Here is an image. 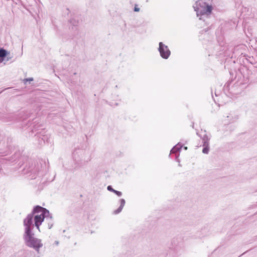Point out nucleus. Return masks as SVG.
Wrapping results in <instances>:
<instances>
[{
  "label": "nucleus",
  "instance_id": "nucleus-5",
  "mask_svg": "<svg viewBox=\"0 0 257 257\" xmlns=\"http://www.w3.org/2000/svg\"><path fill=\"white\" fill-rule=\"evenodd\" d=\"M212 11V7L210 6H206L204 10H203V13H202V15L206 14V15H209Z\"/></svg>",
  "mask_w": 257,
  "mask_h": 257
},
{
  "label": "nucleus",
  "instance_id": "nucleus-3",
  "mask_svg": "<svg viewBox=\"0 0 257 257\" xmlns=\"http://www.w3.org/2000/svg\"><path fill=\"white\" fill-rule=\"evenodd\" d=\"M159 51L161 56L165 59H167L170 55V51L167 46H165L163 43H159Z\"/></svg>",
  "mask_w": 257,
  "mask_h": 257
},
{
  "label": "nucleus",
  "instance_id": "nucleus-4",
  "mask_svg": "<svg viewBox=\"0 0 257 257\" xmlns=\"http://www.w3.org/2000/svg\"><path fill=\"white\" fill-rule=\"evenodd\" d=\"M33 215H28L24 221V224L26 226L25 234L31 233V225L32 223Z\"/></svg>",
  "mask_w": 257,
  "mask_h": 257
},
{
  "label": "nucleus",
  "instance_id": "nucleus-8",
  "mask_svg": "<svg viewBox=\"0 0 257 257\" xmlns=\"http://www.w3.org/2000/svg\"><path fill=\"white\" fill-rule=\"evenodd\" d=\"M208 151L209 148L208 147H205L202 151L203 153L204 154H207L208 153Z\"/></svg>",
  "mask_w": 257,
  "mask_h": 257
},
{
  "label": "nucleus",
  "instance_id": "nucleus-10",
  "mask_svg": "<svg viewBox=\"0 0 257 257\" xmlns=\"http://www.w3.org/2000/svg\"><path fill=\"white\" fill-rule=\"evenodd\" d=\"M113 192L118 196H120L122 194L121 192L116 191V190H114V191H113Z\"/></svg>",
  "mask_w": 257,
  "mask_h": 257
},
{
  "label": "nucleus",
  "instance_id": "nucleus-7",
  "mask_svg": "<svg viewBox=\"0 0 257 257\" xmlns=\"http://www.w3.org/2000/svg\"><path fill=\"white\" fill-rule=\"evenodd\" d=\"M7 55V51L3 49H0V57L3 58Z\"/></svg>",
  "mask_w": 257,
  "mask_h": 257
},
{
  "label": "nucleus",
  "instance_id": "nucleus-6",
  "mask_svg": "<svg viewBox=\"0 0 257 257\" xmlns=\"http://www.w3.org/2000/svg\"><path fill=\"white\" fill-rule=\"evenodd\" d=\"M124 204H125V201H124V199H121L120 200V206L119 208L118 209V210H117V212H116V213H119V212L121 211V210H122V208L124 206Z\"/></svg>",
  "mask_w": 257,
  "mask_h": 257
},
{
  "label": "nucleus",
  "instance_id": "nucleus-12",
  "mask_svg": "<svg viewBox=\"0 0 257 257\" xmlns=\"http://www.w3.org/2000/svg\"><path fill=\"white\" fill-rule=\"evenodd\" d=\"M175 151H176V148H174L173 149H172V150H171V152H172V153H175Z\"/></svg>",
  "mask_w": 257,
  "mask_h": 257
},
{
  "label": "nucleus",
  "instance_id": "nucleus-1",
  "mask_svg": "<svg viewBox=\"0 0 257 257\" xmlns=\"http://www.w3.org/2000/svg\"><path fill=\"white\" fill-rule=\"evenodd\" d=\"M24 238L25 243L28 246L33 247L37 251H38L39 248L43 245L41 240L38 238L34 237L33 236L32 232L30 233L24 234Z\"/></svg>",
  "mask_w": 257,
  "mask_h": 257
},
{
  "label": "nucleus",
  "instance_id": "nucleus-11",
  "mask_svg": "<svg viewBox=\"0 0 257 257\" xmlns=\"http://www.w3.org/2000/svg\"><path fill=\"white\" fill-rule=\"evenodd\" d=\"M107 190L113 192L114 191V190L111 187V186H108L107 187Z\"/></svg>",
  "mask_w": 257,
  "mask_h": 257
},
{
  "label": "nucleus",
  "instance_id": "nucleus-2",
  "mask_svg": "<svg viewBox=\"0 0 257 257\" xmlns=\"http://www.w3.org/2000/svg\"><path fill=\"white\" fill-rule=\"evenodd\" d=\"M44 210L45 209L44 208L39 206H37L34 210V213L37 212L39 210L42 212L40 214H37L34 217L35 225L39 231L40 225L41 224L45 218V215L44 212Z\"/></svg>",
  "mask_w": 257,
  "mask_h": 257
},
{
  "label": "nucleus",
  "instance_id": "nucleus-9",
  "mask_svg": "<svg viewBox=\"0 0 257 257\" xmlns=\"http://www.w3.org/2000/svg\"><path fill=\"white\" fill-rule=\"evenodd\" d=\"M134 11L137 12H138L140 11V8L138 7V5L137 4H136L135 5Z\"/></svg>",
  "mask_w": 257,
  "mask_h": 257
}]
</instances>
